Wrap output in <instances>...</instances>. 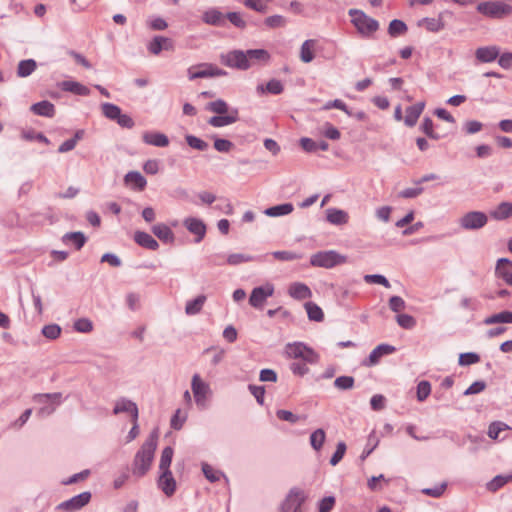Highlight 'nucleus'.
I'll return each mask as SVG.
<instances>
[{
	"mask_svg": "<svg viewBox=\"0 0 512 512\" xmlns=\"http://www.w3.org/2000/svg\"><path fill=\"white\" fill-rule=\"evenodd\" d=\"M158 433L153 431L137 451L133 461V474L142 477L150 469L157 448Z\"/></svg>",
	"mask_w": 512,
	"mask_h": 512,
	"instance_id": "f257e3e1",
	"label": "nucleus"
},
{
	"mask_svg": "<svg viewBox=\"0 0 512 512\" xmlns=\"http://www.w3.org/2000/svg\"><path fill=\"white\" fill-rule=\"evenodd\" d=\"M348 14L351 16L352 24L362 37L369 38L379 29V22L361 10L350 9Z\"/></svg>",
	"mask_w": 512,
	"mask_h": 512,
	"instance_id": "f03ea898",
	"label": "nucleus"
},
{
	"mask_svg": "<svg viewBox=\"0 0 512 512\" xmlns=\"http://www.w3.org/2000/svg\"><path fill=\"white\" fill-rule=\"evenodd\" d=\"M347 262V257L335 250L320 251L313 254L310 258V264L314 267L333 268L337 265Z\"/></svg>",
	"mask_w": 512,
	"mask_h": 512,
	"instance_id": "7ed1b4c3",
	"label": "nucleus"
},
{
	"mask_svg": "<svg viewBox=\"0 0 512 512\" xmlns=\"http://www.w3.org/2000/svg\"><path fill=\"white\" fill-rule=\"evenodd\" d=\"M477 11L489 18L502 19L512 14V6L502 1H485L477 5Z\"/></svg>",
	"mask_w": 512,
	"mask_h": 512,
	"instance_id": "20e7f679",
	"label": "nucleus"
},
{
	"mask_svg": "<svg viewBox=\"0 0 512 512\" xmlns=\"http://www.w3.org/2000/svg\"><path fill=\"white\" fill-rule=\"evenodd\" d=\"M191 390L198 408L205 409L208 406V400L212 396L210 385L205 382L198 373H195L191 379Z\"/></svg>",
	"mask_w": 512,
	"mask_h": 512,
	"instance_id": "39448f33",
	"label": "nucleus"
},
{
	"mask_svg": "<svg viewBox=\"0 0 512 512\" xmlns=\"http://www.w3.org/2000/svg\"><path fill=\"white\" fill-rule=\"evenodd\" d=\"M285 353L289 358L303 359L305 362L314 364L319 360V355L302 342L288 343Z\"/></svg>",
	"mask_w": 512,
	"mask_h": 512,
	"instance_id": "423d86ee",
	"label": "nucleus"
},
{
	"mask_svg": "<svg viewBox=\"0 0 512 512\" xmlns=\"http://www.w3.org/2000/svg\"><path fill=\"white\" fill-rule=\"evenodd\" d=\"M187 73L189 80H195L198 78L223 77L227 75L225 70L211 63L193 65L188 68Z\"/></svg>",
	"mask_w": 512,
	"mask_h": 512,
	"instance_id": "0eeeda50",
	"label": "nucleus"
},
{
	"mask_svg": "<svg viewBox=\"0 0 512 512\" xmlns=\"http://www.w3.org/2000/svg\"><path fill=\"white\" fill-rule=\"evenodd\" d=\"M61 393H46L36 394L33 400L42 406L39 408L37 414L41 417L51 415L56 407L61 403Z\"/></svg>",
	"mask_w": 512,
	"mask_h": 512,
	"instance_id": "6e6552de",
	"label": "nucleus"
},
{
	"mask_svg": "<svg viewBox=\"0 0 512 512\" xmlns=\"http://www.w3.org/2000/svg\"><path fill=\"white\" fill-rule=\"evenodd\" d=\"M92 494L90 491H84L72 498L59 503L56 509L64 512H76L81 510L91 501Z\"/></svg>",
	"mask_w": 512,
	"mask_h": 512,
	"instance_id": "1a4fd4ad",
	"label": "nucleus"
},
{
	"mask_svg": "<svg viewBox=\"0 0 512 512\" xmlns=\"http://www.w3.org/2000/svg\"><path fill=\"white\" fill-rule=\"evenodd\" d=\"M488 222V216L481 211H470L459 219L461 228L465 230H478Z\"/></svg>",
	"mask_w": 512,
	"mask_h": 512,
	"instance_id": "9d476101",
	"label": "nucleus"
},
{
	"mask_svg": "<svg viewBox=\"0 0 512 512\" xmlns=\"http://www.w3.org/2000/svg\"><path fill=\"white\" fill-rule=\"evenodd\" d=\"M305 500L306 495L304 492L301 489L294 487L290 489L286 495L284 501L279 506L278 512H293V509H301Z\"/></svg>",
	"mask_w": 512,
	"mask_h": 512,
	"instance_id": "9b49d317",
	"label": "nucleus"
},
{
	"mask_svg": "<svg viewBox=\"0 0 512 512\" xmlns=\"http://www.w3.org/2000/svg\"><path fill=\"white\" fill-rule=\"evenodd\" d=\"M220 62L229 68L238 70L248 69L245 51L242 50H232L227 53L221 54Z\"/></svg>",
	"mask_w": 512,
	"mask_h": 512,
	"instance_id": "f8f14e48",
	"label": "nucleus"
},
{
	"mask_svg": "<svg viewBox=\"0 0 512 512\" xmlns=\"http://www.w3.org/2000/svg\"><path fill=\"white\" fill-rule=\"evenodd\" d=\"M273 293L274 287L272 284L255 287L249 297V303L254 308H262L266 299L272 296Z\"/></svg>",
	"mask_w": 512,
	"mask_h": 512,
	"instance_id": "ddd939ff",
	"label": "nucleus"
},
{
	"mask_svg": "<svg viewBox=\"0 0 512 512\" xmlns=\"http://www.w3.org/2000/svg\"><path fill=\"white\" fill-rule=\"evenodd\" d=\"M184 227L193 235H195V243H200L206 235L205 223L196 217H187L183 220Z\"/></svg>",
	"mask_w": 512,
	"mask_h": 512,
	"instance_id": "4468645a",
	"label": "nucleus"
},
{
	"mask_svg": "<svg viewBox=\"0 0 512 512\" xmlns=\"http://www.w3.org/2000/svg\"><path fill=\"white\" fill-rule=\"evenodd\" d=\"M174 41L171 38L157 35L147 44V50L153 55H159L164 51H173Z\"/></svg>",
	"mask_w": 512,
	"mask_h": 512,
	"instance_id": "2eb2a0df",
	"label": "nucleus"
},
{
	"mask_svg": "<svg viewBox=\"0 0 512 512\" xmlns=\"http://www.w3.org/2000/svg\"><path fill=\"white\" fill-rule=\"evenodd\" d=\"M395 347L389 344H380L376 348H374L369 354L368 358H366L362 364L367 367L375 366L379 363L380 359L385 356L392 354L395 352Z\"/></svg>",
	"mask_w": 512,
	"mask_h": 512,
	"instance_id": "dca6fc26",
	"label": "nucleus"
},
{
	"mask_svg": "<svg viewBox=\"0 0 512 512\" xmlns=\"http://www.w3.org/2000/svg\"><path fill=\"white\" fill-rule=\"evenodd\" d=\"M120 413H129L132 421H137L139 416V410L137 404L127 398H120L115 402L113 414L118 415Z\"/></svg>",
	"mask_w": 512,
	"mask_h": 512,
	"instance_id": "f3484780",
	"label": "nucleus"
},
{
	"mask_svg": "<svg viewBox=\"0 0 512 512\" xmlns=\"http://www.w3.org/2000/svg\"><path fill=\"white\" fill-rule=\"evenodd\" d=\"M158 487L168 497L172 496L175 493L176 481L171 471H161V474L158 479Z\"/></svg>",
	"mask_w": 512,
	"mask_h": 512,
	"instance_id": "a211bd4d",
	"label": "nucleus"
},
{
	"mask_svg": "<svg viewBox=\"0 0 512 512\" xmlns=\"http://www.w3.org/2000/svg\"><path fill=\"white\" fill-rule=\"evenodd\" d=\"M238 114H239L238 109L232 108L230 110L229 114L216 115V116L211 117L208 120V124L211 125L212 127H216V128L224 127V126L233 124L236 121H238V119H239Z\"/></svg>",
	"mask_w": 512,
	"mask_h": 512,
	"instance_id": "6ab92c4d",
	"label": "nucleus"
},
{
	"mask_svg": "<svg viewBox=\"0 0 512 512\" xmlns=\"http://www.w3.org/2000/svg\"><path fill=\"white\" fill-rule=\"evenodd\" d=\"M142 140L145 144L155 147H167L169 138L161 132L146 131L142 134Z\"/></svg>",
	"mask_w": 512,
	"mask_h": 512,
	"instance_id": "aec40b11",
	"label": "nucleus"
},
{
	"mask_svg": "<svg viewBox=\"0 0 512 512\" xmlns=\"http://www.w3.org/2000/svg\"><path fill=\"white\" fill-rule=\"evenodd\" d=\"M248 69L259 63H266L270 59V54L265 49H249L245 51Z\"/></svg>",
	"mask_w": 512,
	"mask_h": 512,
	"instance_id": "412c9836",
	"label": "nucleus"
},
{
	"mask_svg": "<svg viewBox=\"0 0 512 512\" xmlns=\"http://www.w3.org/2000/svg\"><path fill=\"white\" fill-rule=\"evenodd\" d=\"M124 182L131 189L143 191L147 185L145 177L138 171H130L124 177Z\"/></svg>",
	"mask_w": 512,
	"mask_h": 512,
	"instance_id": "4be33fe9",
	"label": "nucleus"
},
{
	"mask_svg": "<svg viewBox=\"0 0 512 512\" xmlns=\"http://www.w3.org/2000/svg\"><path fill=\"white\" fill-rule=\"evenodd\" d=\"M202 21L208 25L223 27L225 25V15L217 8H210L202 14Z\"/></svg>",
	"mask_w": 512,
	"mask_h": 512,
	"instance_id": "5701e85b",
	"label": "nucleus"
},
{
	"mask_svg": "<svg viewBox=\"0 0 512 512\" xmlns=\"http://www.w3.org/2000/svg\"><path fill=\"white\" fill-rule=\"evenodd\" d=\"M59 88L65 92H70L79 96H87L90 94V89L80 82L73 80H65L59 83Z\"/></svg>",
	"mask_w": 512,
	"mask_h": 512,
	"instance_id": "b1692460",
	"label": "nucleus"
},
{
	"mask_svg": "<svg viewBox=\"0 0 512 512\" xmlns=\"http://www.w3.org/2000/svg\"><path fill=\"white\" fill-rule=\"evenodd\" d=\"M153 234L162 242L172 244L175 241V235L171 228L164 223H158L152 226Z\"/></svg>",
	"mask_w": 512,
	"mask_h": 512,
	"instance_id": "393cba45",
	"label": "nucleus"
},
{
	"mask_svg": "<svg viewBox=\"0 0 512 512\" xmlns=\"http://www.w3.org/2000/svg\"><path fill=\"white\" fill-rule=\"evenodd\" d=\"M500 50L496 46L480 47L476 50V59L482 63H490L497 59Z\"/></svg>",
	"mask_w": 512,
	"mask_h": 512,
	"instance_id": "a878e982",
	"label": "nucleus"
},
{
	"mask_svg": "<svg viewBox=\"0 0 512 512\" xmlns=\"http://www.w3.org/2000/svg\"><path fill=\"white\" fill-rule=\"evenodd\" d=\"M490 216L496 221H505L512 217V202H500L491 212Z\"/></svg>",
	"mask_w": 512,
	"mask_h": 512,
	"instance_id": "bb28decb",
	"label": "nucleus"
},
{
	"mask_svg": "<svg viewBox=\"0 0 512 512\" xmlns=\"http://www.w3.org/2000/svg\"><path fill=\"white\" fill-rule=\"evenodd\" d=\"M134 241L141 247L156 251L159 248L158 242L147 232L136 231Z\"/></svg>",
	"mask_w": 512,
	"mask_h": 512,
	"instance_id": "cd10ccee",
	"label": "nucleus"
},
{
	"mask_svg": "<svg viewBox=\"0 0 512 512\" xmlns=\"http://www.w3.org/2000/svg\"><path fill=\"white\" fill-rule=\"evenodd\" d=\"M425 108V102H418L415 105L409 106L406 108V116L404 118V123L408 127H413L420 117L421 113Z\"/></svg>",
	"mask_w": 512,
	"mask_h": 512,
	"instance_id": "c85d7f7f",
	"label": "nucleus"
},
{
	"mask_svg": "<svg viewBox=\"0 0 512 512\" xmlns=\"http://www.w3.org/2000/svg\"><path fill=\"white\" fill-rule=\"evenodd\" d=\"M30 110L36 115L48 118L54 117L56 112L54 104L47 100L34 103L30 107Z\"/></svg>",
	"mask_w": 512,
	"mask_h": 512,
	"instance_id": "c756f323",
	"label": "nucleus"
},
{
	"mask_svg": "<svg viewBox=\"0 0 512 512\" xmlns=\"http://www.w3.org/2000/svg\"><path fill=\"white\" fill-rule=\"evenodd\" d=\"M289 295L297 300H303L310 298L312 296V292L310 288L301 282H294L289 286L288 289Z\"/></svg>",
	"mask_w": 512,
	"mask_h": 512,
	"instance_id": "7c9ffc66",
	"label": "nucleus"
},
{
	"mask_svg": "<svg viewBox=\"0 0 512 512\" xmlns=\"http://www.w3.org/2000/svg\"><path fill=\"white\" fill-rule=\"evenodd\" d=\"M317 44L316 39L305 40L300 47V60L304 63H310L313 61L315 55L314 50Z\"/></svg>",
	"mask_w": 512,
	"mask_h": 512,
	"instance_id": "2f4dec72",
	"label": "nucleus"
},
{
	"mask_svg": "<svg viewBox=\"0 0 512 512\" xmlns=\"http://www.w3.org/2000/svg\"><path fill=\"white\" fill-rule=\"evenodd\" d=\"M326 219L333 225H344L348 222V213L337 208H329L326 210Z\"/></svg>",
	"mask_w": 512,
	"mask_h": 512,
	"instance_id": "473e14b6",
	"label": "nucleus"
},
{
	"mask_svg": "<svg viewBox=\"0 0 512 512\" xmlns=\"http://www.w3.org/2000/svg\"><path fill=\"white\" fill-rule=\"evenodd\" d=\"M300 145L306 152L327 151L329 149V144L326 141L316 142L307 137L300 139Z\"/></svg>",
	"mask_w": 512,
	"mask_h": 512,
	"instance_id": "72a5a7b5",
	"label": "nucleus"
},
{
	"mask_svg": "<svg viewBox=\"0 0 512 512\" xmlns=\"http://www.w3.org/2000/svg\"><path fill=\"white\" fill-rule=\"evenodd\" d=\"M205 302V295H199L195 299L187 301L185 306V313L189 316L197 315L201 312Z\"/></svg>",
	"mask_w": 512,
	"mask_h": 512,
	"instance_id": "f704fd0d",
	"label": "nucleus"
},
{
	"mask_svg": "<svg viewBox=\"0 0 512 512\" xmlns=\"http://www.w3.org/2000/svg\"><path fill=\"white\" fill-rule=\"evenodd\" d=\"M294 210L291 203H283L265 209L264 214L269 217H279L290 214Z\"/></svg>",
	"mask_w": 512,
	"mask_h": 512,
	"instance_id": "c9c22d12",
	"label": "nucleus"
},
{
	"mask_svg": "<svg viewBox=\"0 0 512 512\" xmlns=\"http://www.w3.org/2000/svg\"><path fill=\"white\" fill-rule=\"evenodd\" d=\"M37 68V63L34 59L21 60L17 66V76L25 78L30 76Z\"/></svg>",
	"mask_w": 512,
	"mask_h": 512,
	"instance_id": "e433bc0d",
	"label": "nucleus"
},
{
	"mask_svg": "<svg viewBox=\"0 0 512 512\" xmlns=\"http://www.w3.org/2000/svg\"><path fill=\"white\" fill-rule=\"evenodd\" d=\"M498 323L512 324V311H502L484 319V324L493 325Z\"/></svg>",
	"mask_w": 512,
	"mask_h": 512,
	"instance_id": "4c0bfd02",
	"label": "nucleus"
},
{
	"mask_svg": "<svg viewBox=\"0 0 512 512\" xmlns=\"http://www.w3.org/2000/svg\"><path fill=\"white\" fill-rule=\"evenodd\" d=\"M62 241L64 243H73L77 250H80L86 243V237L82 232H68L63 235Z\"/></svg>",
	"mask_w": 512,
	"mask_h": 512,
	"instance_id": "58836bf2",
	"label": "nucleus"
},
{
	"mask_svg": "<svg viewBox=\"0 0 512 512\" xmlns=\"http://www.w3.org/2000/svg\"><path fill=\"white\" fill-rule=\"evenodd\" d=\"M418 26L426 28L430 32H438L443 29L444 24L440 18H423L418 21Z\"/></svg>",
	"mask_w": 512,
	"mask_h": 512,
	"instance_id": "ea45409f",
	"label": "nucleus"
},
{
	"mask_svg": "<svg viewBox=\"0 0 512 512\" xmlns=\"http://www.w3.org/2000/svg\"><path fill=\"white\" fill-rule=\"evenodd\" d=\"M305 309L308 315L309 320L321 322L324 318V313L322 309L314 302L305 303Z\"/></svg>",
	"mask_w": 512,
	"mask_h": 512,
	"instance_id": "a19ab883",
	"label": "nucleus"
},
{
	"mask_svg": "<svg viewBox=\"0 0 512 512\" xmlns=\"http://www.w3.org/2000/svg\"><path fill=\"white\" fill-rule=\"evenodd\" d=\"M206 109L217 115H225L227 113L229 114L231 110L229 109L228 104L222 99L209 102L206 106Z\"/></svg>",
	"mask_w": 512,
	"mask_h": 512,
	"instance_id": "79ce46f5",
	"label": "nucleus"
},
{
	"mask_svg": "<svg viewBox=\"0 0 512 512\" xmlns=\"http://www.w3.org/2000/svg\"><path fill=\"white\" fill-rule=\"evenodd\" d=\"M173 453V448L170 446H167L163 449L159 463L160 471H170Z\"/></svg>",
	"mask_w": 512,
	"mask_h": 512,
	"instance_id": "37998d69",
	"label": "nucleus"
},
{
	"mask_svg": "<svg viewBox=\"0 0 512 512\" xmlns=\"http://www.w3.org/2000/svg\"><path fill=\"white\" fill-rule=\"evenodd\" d=\"M283 85L282 83L277 79H271L264 88L263 85H259L257 87V91L263 93L264 91H267L268 93L278 95L283 92Z\"/></svg>",
	"mask_w": 512,
	"mask_h": 512,
	"instance_id": "c03bdc74",
	"label": "nucleus"
},
{
	"mask_svg": "<svg viewBox=\"0 0 512 512\" xmlns=\"http://www.w3.org/2000/svg\"><path fill=\"white\" fill-rule=\"evenodd\" d=\"M407 25L398 19H394L390 22L388 27V33L391 37H397L407 32Z\"/></svg>",
	"mask_w": 512,
	"mask_h": 512,
	"instance_id": "a18cd8bd",
	"label": "nucleus"
},
{
	"mask_svg": "<svg viewBox=\"0 0 512 512\" xmlns=\"http://www.w3.org/2000/svg\"><path fill=\"white\" fill-rule=\"evenodd\" d=\"M325 439V431L319 428L312 432V434L310 435V444L314 450L319 451L322 448Z\"/></svg>",
	"mask_w": 512,
	"mask_h": 512,
	"instance_id": "49530a36",
	"label": "nucleus"
},
{
	"mask_svg": "<svg viewBox=\"0 0 512 512\" xmlns=\"http://www.w3.org/2000/svg\"><path fill=\"white\" fill-rule=\"evenodd\" d=\"M506 266L511 267L512 261H510L508 258H500L497 260V264L495 267V275L497 278H500L503 281L505 280L504 274L512 273Z\"/></svg>",
	"mask_w": 512,
	"mask_h": 512,
	"instance_id": "de8ad7c7",
	"label": "nucleus"
},
{
	"mask_svg": "<svg viewBox=\"0 0 512 512\" xmlns=\"http://www.w3.org/2000/svg\"><path fill=\"white\" fill-rule=\"evenodd\" d=\"M420 130L433 140H439L440 135L434 131V123L431 118L425 117L420 125Z\"/></svg>",
	"mask_w": 512,
	"mask_h": 512,
	"instance_id": "09e8293b",
	"label": "nucleus"
},
{
	"mask_svg": "<svg viewBox=\"0 0 512 512\" xmlns=\"http://www.w3.org/2000/svg\"><path fill=\"white\" fill-rule=\"evenodd\" d=\"M202 471L206 479L211 483L219 481L221 476H224L222 472L215 470L211 465L207 463H202Z\"/></svg>",
	"mask_w": 512,
	"mask_h": 512,
	"instance_id": "8fccbe9b",
	"label": "nucleus"
},
{
	"mask_svg": "<svg viewBox=\"0 0 512 512\" xmlns=\"http://www.w3.org/2000/svg\"><path fill=\"white\" fill-rule=\"evenodd\" d=\"M101 108L104 116L110 120H116L122 113L121 109L112 103H104L102 104Z\"/></svg>",
	"mask_w": 512,
	"mask_h": 512,
	"instance_id": "3c124183",
	"label": "nucleus"
},
{
	"mask_svg": "<svg viewBox=\"0 0 512 512\" xmlns=\"http://www.w3.org/2000/svg\"><path fill=\"white\" fill-rule=\"evenodd\" d=\"M354 383L352 376H339L334 380V387L338 390H350L354 387Z\"/></svg>",
	"mask_w": 512,
	"mask_h": 512,
	"instance_id": "603ef678",
	"label": "nucleus"
},
{
	"mask_svg": "<svg viewBox=\"0 0 512 512\" xmlns=\"http://www.w3.org/2000/svg\"><path fill=\"white\" fill-rule=\"evenodd\" d=\"M185 140L191 148L198 151H206L209 147L207 142L194 135H186Z\"/></svg>",
	"mask_w": 512,
	"mask_h": 512,
	"instance_id": "864d4df0",
	"label": "nucleus"
},
{
	"mask_svg": "<svg viewBox=\"0 0 512 512\" xmlns=\"http://www.w3.org/2000/svg\"><path fill=\"white\" fill-rule=\"evenodd\" d=\"M254 258L250 255L242 253H233L227 256L226 263L231 266H236L241 263L253 261Z\"/></svg>",
	"mask_w": 512,
	"mask_h": 512,
	"instance_id": "5fc2aeb1",
	"label": "nucleus"
},
{
	"mask_svg": "<svg viewBox=\"0 0 512 512\" xmlns=\"http://www.w3.org/2000/svg\"><path fill=\"white\" fill-rule=\"evenodd\" d=\"M511 479L512 476L497 475L487 484V489L489 491L495 492L503 487L506 483H508Z\"/></svg>",
	"mask_w": 512,
	"mask_h": 512,
	"instance_id": "6e6d98bb",
	"label": "nucleus"
},
{
	"mask_svg": "<svg viewBox=\"0 0 512 512\" xmlns=\"http://www.w3.org/2000/svg\"><path fill=\"white\" fill-rule=\"evenodd\" d=\"M42 334L44 337L50 340L57 339L61 334V327L57 324L45 325L42 328Z\"/></svg>",
	"mask_w": 512,
	"mask_h": 512,
	"instance_id": "4d7b16f0",
	"label": "nucleus"
},
{
	"mask_svg": "<svg viewBox=\"0 0 512 512\" xmlns=\"http://www.w3.org/2000/svg\"><path fill=\"white\" fill-rule=\"evenodd\" d=\"M509 429V426L503 422L497 421L489 425L488 436L492 439H498L502 431Z\"/></svg>",
	"mask_w": 512,
	"mask_h": 512,
	"instance_id": "13d9d810",
	"label": "nucleus"
},
{
	"mask_svg": "<svg viewBox=\"0 0 512 512\" xmlns=\"http://www.w3.org/2000/svg\"><path fill=\"white\" fill-rule=\"evenodd\" d=\"M431 393V385L428 381H420L417 385V399L423 402Z\"/></svg>",
	"mask_w": 512,
	"mask_h": 512,
	"instance_id": "bf43d9fd",
	"label": "nucleus"
},
{
	"mask_svg": "<svg viewBox=\"0 0 512 512\" xmlns=\"http://www.w3.org/2000/svg\"><path fill=\"white\" fill-rule=\"evenodd\" d=\"M74 329L80 333H89L93 330V323L88 318H80L74 322Z\"/></svg>",
	"mask_w": 512,
	"mask_h": 512,
	"instance_id": "052dcab7",
	"label": "nucleus"
},
{
	"mask_svg": "<svg viewBox=\"0 0 512 512\" xmlns=\"http://www.w3.org/2000/svg\"><path fill=\"white\" fill-rule=\"evenodd\" d=\"M265 24L269 28H280L286 26L287 20L282 15H273L265 19Z\"/></svg>",
	"mask_w": 512,
	"mask_h": 512,
	"instance_id": "680f3d73",
	"label": "nucleus"
},
{
	"mask_svg": "<svg viewBox=\"0 0 512 512\" xmlns=\"http://www.w3.org/2000/svg\"><path fill=\"white\" fill-rule=\"evenodd\" d=\"M480 361V356L474 352L462 353L459 356V365L468 366Z\"/></svg>",
	"mask_w": 512,
	"mask_h": 512,
	"instance_id": "e2e57ef3",
	"label": "nucleus"
},
{
	"mask_svg": "<svg viewBox=\"0 0 512 512\" xmlns=\"http://www.w3.org/2000/svg\"><path fill=\"white\" fill-rule=\"evenodd\" d=\"M272 255L275 259L280 261H294L302 257L300 254L293 251H275Z\"/></svg>",
	"mask_w": 512,
	"mask_h": 512,
	"instance_id": "0e129e2a",
	"label": "nucleus"
},
{
	"mask_svg": "<svg viewBox=\"0 0 512 512\" xmlns=\"http://www.w3.org/2000/svg\"><path fill=\"white\" fill-rule=\"evenodd\" d=\"M346 448L347 447L344 442H342V441L338 442L336 451L334 452V454L332 455V457L330 459V464L332 466H336L343 459L345 452H346Z\"/></svg>",
	"mask_w": 512,
	"mask_h": 512,
	"instance_id": "69168bd1",
	"label": "nucleus"
},
{
	"mask_svg": "<svg viewBox=\"0 0 512 512\" xmlns=\"http://www.w3.org/2000/svg\"><path fill=\"white\" fill-rule=\"evenodd\" d=\"M398 325L404 329H412L416 325V320L408 314H399L396 317Z\"/></svg>",
	"mask_w": 512,
	"mask_h": 512,
	"instance_id": "338daca9",
	"label": "nucleus"
},
{
	"mask_svg": "<svg viewBox=\"0 0 512 512\" xmlns=\"http://www.w3.org/2000/svg\"><path fill=\"white\" fill-rule=\"evenodd\" d=\"M225 18L237 28L244 29L246 27V21L239 12H229L225 15Z\"/></svg>",
	"mask_w": 512,
	"mask_h": 512,
	"instance_id": "774afa93",
	"label": "nucleus"
}]
</instances>
